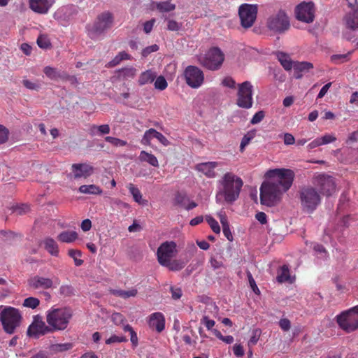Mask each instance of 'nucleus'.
I'll use <instances>...</instances> for the list:
<instances>
[{
    "instance_id": "obj_1",
    "label": "nucleus",
    "mask_w": 358,
    "mask_h": 358,
    "mask_svg": "<svg viewBox=\"0 0 358 358\" xmlns=\"http://www.w3.org/2000/svg\"><path fill=\"white\" fill-rule=\"evenodd\" d=\"M268 181L264 182L260 187V200L263 205L273 206L281 199L283 192L292 186L294 171L286 169H270L266 173Z\"/></svg>"
},
{
    "instance_id": "obj_2",
    "label": "nucleus",
    "mask_w": 358,
    "mask_h": 358,
    "mask_svg": "<svg viewBox=\"0 0 358 358\" xmlns=\"http://www.w3.org/2000/svg\"><path fill=\"white\" fill-rule=\"evenodd\" d=\"M73 316V311L69 308H52L46 313V322L51 332L65 330Z\"/></svg>"
},
{
    "instance_id": "obj_3",
    "label": "nucleus",
    "mask_w": 358,
    "mask_h": 358,
    "mask_svg": "<svg viewBox=\"0 0 358 358\" xmlns=\"http://www.w3.org/2000/svg\"><path fill=\"white\" fill-rule=\"evenodd\" d=\"M222 185L220 193L227 202L231 203L239 196L243 185L242 179L231 172L226 173L220 181Z\"/></svg>"
},
{
    "instance_id": "obj_4",
    "label": "nucleus",
    "mask_w": 358,
    "mask_h": 358,
    "mask_svg": "<svg viewBox=\"0 0 358 358\" xmlns=\"http://www.w3.org/2000/svg\"><path fill=\"white\" fill-rule=\"evenodd\" d=\"M0 320L4 331L13 334L21 324L22 315L19 310L13 307H7L2 310Z\"/></svg>"
},
{
    "instance_id": "obj_5",
    "label": "nucleus",
    "mask_w": 358,
    "mask_h": 358,
    "mask_svg": "<svg viewBox=\"0 0 358 358\" xmlns=\"http://www.w3.org/2000/svg\"><path fill=\"white\" fill-rule=\"evenodd\" d=\"M224 61V55L217 47L211 48L203 55L199 58V64L204 68L210 71L220 69Z\"/></svg>"
},
{
    "instance_id": "obj_6",
    "label": "nucleus",
    "mask_w": 358,
    "mask_h": 358,
    "mask_svg": "<svg viewBox=\"0 0 358 358\" xmlns=\"http://www.w3.org/2000/svg\"><path fill=\"white\" fill-rule=\"evenodd\" d=\"M339 327L348 333L358 329V306L341 313L336 317Z\"/></svg>"
},
{
    "instance_id": "obj_7",
    "label": "nucleus",
    "mask_w": 358,
    "mask_h": 358,
    "mask_svg": "<svg viewBox=\"0 0 358 358\" xmlns=\"http://www.w3.org/2000/svg\"><path fill=\"white\" fill-rule=\"evenodd\" d=\"M266 26L273 33L282 34L289 29V20L285 12L280 10L268 17Z\"/></svg>"
},
{
    "instance_id": "obj_8",
    "label": "nucleus",
    "mask_w": 358,
    "mask_h": 358,
    "mask_svg": "<svg viewBox=\"0 0 358 358\" xmlns=\"http://www.w3.org/2000/svg\"><path fill=\"white\" fill-rule=\"evenodd\" d=\"M114 17L111 13L108 11L99 14L93 26L89 31V35L92 38H95L98 36L103 34L106 30L110 29L113 24Z\"/></svg>"
},
{
    "instance_id": "obj_9",
    "label": "nucleus",
    "mask_w": 358,
    "mask_h": 358,
    "mask_svg": "<svg viewBox=\"0 0 358 358\" xmlns=\"http://www.w3.org/2000/svg\"><path fill=\"white\" fill-rule=\"evenodd\" d=\"M301 205L306 211L313 212L320 203L321 198L313 187L303 188L300 192Z\"/></svg>"
},
{
    "instance_id": "obj_10",
    "label": "nucleus",
    "mask_w": 358,
    "mask_h": 358,
    "mask_svg": "<svg viewBox=\"0 0 358 358\" xmlns=\"http://www.w3.org/2000/svg\"><path fill=\"white\" fill-rule=\"evenodd\" d=\"M236 104L243 108H250L252 106V85L249 81L238 85Z\"/></svg>"
},
{
    "instance_id": "obj_11",
    "label": "nucleus",
    "mask_w": 358,
    "mask_h": 358,
    "mask_svg": "<svg viewBox=\"0 0 358 358\" xmlns=\"http://www.w3.org/2000/svg\"><path fill=\"white\" fill-rule=\"evenodd\" d=\"M257 5L242 4L238 8L241 26L245 29L251 27L257 19Z\"/></svg>"
},
{
    "instance_id": "obj_12",
    "label": "nucleus",
    "mask_w": 358,
    "mask_h": 358,
    "mask_svg": "<svg viewBox=\"0 0 358 358\" xmlns=\"http://www.w3.org/2000/svg\"><path fill=\"white\" fill-rule=\"evenodd\" d=\"M183 75L187 85L193 89L200 87L204 82L203 72L197 66H187Z\"/></svg>"
},
{
    "instance_id": "obj_13",
    "label": "nucleus",
    "mask_w": 358,
    "mask_h": 358,
    "mask_svg": "<svg viewBox=\"0 0 358 358\" xmlns=\"http://www.w3.org/2000/svg\"><path fill=\"white\" fill-rule=\"evenodd\" d=\"M314 184L317 187L320 192L326 196H330L336 192V182L332 176L320 174L315 178Z\"/></svg>"
},
{
    "instance_id": "obj_14",
    "label": "nucleus",
    "mask_w": 358,
    "mask_h": 358,
    "mask_svg": "<svg viewBox=\"0 0 358 358\" xmlns=\"http://www.w3.org/2000/svg\"><path fill=\"white\" fill-rule=\"evenodd\" d=\"M177 253L176 243L173 241H166L157 249V260L161 265H169V260Z\"/></svg>"
},
{
    "instance_id": "obj_15",
    "label": "nucleus",
    "mask_w": 358,
    "mask_h": 358,
    "mask_svg": "<svg viewBox=\"0 0 358 358\" xmlns=\"http://www.w3.org/2000/svg\"><path fill=\"white\" fill-rule=\"evenodd\" d=\"M52 333L49 325H46L42 317L37 315L34 316L31 324L29 326L27 334L29 337L38 338L41 336Z\"/></svg>"
},
{
    "instance_id": "obj_16",
    "label": "nucleus",
    "mask_w": 358,
    "mask_h": 358,
    "mask_svg": "<svg viewBox=\"0 0 358 358\" xmlns=\"http://www.w3.org/2000/svg\"><path fill=\"white\" fill-rule=\"evenodd\" d=\"M297 20L306 22H313L315 19V6L313 2H302L295 9Z\"/></svg>"
},
{
    "instance_id": "obj_17",
    "label": "nucleus",
    "mask_w": 358,
    "mask_h": 358,
    "mask_svg": "<svg viewBox=\"0 0 358 358\" xmlns=\"http://www.w3.org/2000/svg\"><path fill=\"white\" fill-rule=\"evenodd\" d=\"M27 284L33 289H48L53 288L54 281L52 278L40 275H35L27 280Z\"/></svg>"
},
{
    "instance_id": "obj_18",
    "label": "nucleus",
    "mask_w": 358,
    "mask_h": 358,
    "mask_svg": "<svg viewBox=\"0 0 358 358\" xmlns=\"http://www.w3.org/2000/svg\"><path fill=\"white\" fill-rule=\"evenodd\" d=\"M71 170L73 173V178H87L94 173V167L88 164L80 163L73 164L71 166Z\"/></svg>"
},
{
    "instance_id": "obj_19",
    "label": "nucleus",
    "mask_w": 358,
    "mask_h": 358,
    "mask_svg": "<svg viewBox=\"0 0 358 358\" xmlns=\"http://www.w3.org/2000/svg\"><path fill=\"white\" fill-rule=\"evenodd\" d=\"M348 6L352 10L345 15L343 20L347 28L356 30L358 29V6H353L351 2L348 3Z\"/></svg>"
},
{
    "instance_id": "obj_20",
    "label": "nucleus",
    "mask_w": 358,
    "mask_h": 358,
    "mask_svg": "<svg viewBox=\"0 0 358 358\" xmlns=\"http://www.w3.org/2000/svg\"><path fill=\"white\" fill-rule=\"evenodd\" d=\"M30 8L35 13L45 14L48 12L55 0H29Z\"/></svg>"
},
{
    "instance_id": "obj_21",
    "label": "nucleus",
    "mask_w": 358,
    "mask_h": 358,
    "mask_svg": "<svg viewBox=\"0 0 358 358\" xmlns=\"http://www.w3.org/2000/svg\"><path fill=\"white\" fill-rule=\"evenodd\" d=\"M150 327L155 329L157 331L161 332L164 329L165 320L162 313L157 312L150 316L148 321Z\"/></svg>"
},
{
    "instance_id": "obj_22",
    "label": "nucleus",
    "mask_w": 358,
    "mask_h": 358,
    "mask_svg": "<svg viewBox=\"0 0 358 358\" xmlns=\"http://www.w3.org/2000/svg\"><path fill=\"white\" fill-rule=\"evenodd\" d=\"M217 165V162H215L201 163L196 166V170L203 173L208 178H214L215 176V169Z\"/></svg>"
},
{
    "instance_id": "obj_23",
    "label": "nucleus",
    "mask_w": 358,
    "mask_h": 358,
    "mask_svg": "<svg viewBox=\"0 0 358 358\" xmlns=\"http://www.w3.org/2000/svg\"><path fill=\"white\" fill-rule=\"evenodd\" d=\"M174 203L187 210H191L197 206L194 201H190L185 194L180 192H178L176 194Z\"/></svg>"
},
{
    "instance_id": "obj_24",
    "label": "nucleus",
    "mask_w": 358,
    "mask_h": 358,
    "mask_svg": "<svg viewBox=\"0 0 358 358\" xmlns=\"http://www.w3.org/2000/svg\"><path fill=\"white\" fill-rule=\"evenodd\" d=\"M313 68V65L310 62H294L293 66L294 77L299 79L302 77V73L308 72Z\"/></svg>"
},
{
    "instance_id": "obj_25",
    "label": "nucleus",
    "mask_w": 358,
    "mask_h": 358,
    "mask_svg": "<svg viewBox=\"0 0 358 358\" xmlns=\"http://www.w3.org/2000/svg\"><path fill=\"white\" fill-rule=\"evenodd\" d=\"M267 230L269 234L276 237V239H281L288 233L287 225H268Z\"/></svg>"
},
{
    "instance_id": "obj_26",
    "label": "nucleus",
    "mask_w": 358,
    "mask_h": 358,
    "mask_svg": "<svg viewBox=\"0 0 358 358\" xmlns=\"http://www.w3.org/2000/svg\"><path fill=\"white\" fill-rule=\"evenodd\" d=\"M157 73L152 70H147L141 73L139 76L138 83L139 85H145L152 83L156 78Z\"/></svg>"
},
{
    "instance_id": "obj_27",
    "label": "nucleus",
    "mask_w": 358,
    "mask_h": 358,
    "mask_svg": "<svg viewBox=\"0 0 358 358\" xmlns=\"http://www.w3.org/2000/svg\"><path fill=\"white\" fill-rule=\"evenodd\" d=\"M276 56L285 70L290 71L293 68L294 63L292 61L289 55L282 52H278Z\"/></svg>"
},
{
    "instance_id": "obj_28",
    "label": "nucleus",
    "mask_w": 358,
    "mask_h": 358,
    "mask_svg": "<svg viewBox=\"0 0 358 358\" xmlns=\"http://www.w3.org/2000/svg\"><path fill=\"white\" fill-rule=\"evenodd\" d=\"M138 159L141 162H146L154 167L159 166V162L157 157L152 153H149L145 150H142L140 152Z\"/></svg>"
},
{
    "instance_id": "obj_29",
    "label": "nucleus",
    "mask_w": 358,
    "mask_h": 358,
    "mask_svg": "<svg viewBox=\"0 0 358 358\" xmlns=\"http://www.w3.org/2000/svg\"><path fill=\"white\" fill-rule=\"evenodd\" d=\"M277 281L280 283L282 282H292V280H291V276L289 274V269L288 266L283 265L278 271V275H277Z\"/></svg>"
},
{
    "instance_id": "obj_30",
    "label": "nucleus",
    "mask_w": 358,
    "mask_h": 358,
    "mask_svg": "<svg viewBox=\"0 0 358 358\" xmlns=\"http://www.w3.org/2000/svg\"><path fill=\"white\" fill-rule=\"evenodd\" d=\"M44 248L52 256H57L59 254V248L55 241L51 238H46L43 241Z\"/></svg>"
},
{
    "instance_id": "obj_31",
    "label": "nucleus",
    "mask_w": 358,
    "mask_h": 358,
    "mask_svg": "<svg viewBox=\"0 0 358 358\" xmlns=\"http://www.w3.org/2000/svg\"><path fill=\"white\" fill-rule=\"evenodd\" d=\"M127 188L136 202L141 205H145L147 203L148 201L143 199L141 192L138 188L131 183L128 185Z\"/></svg>"
},
{
    "instance_id": "obj_32",
    "label": "nucleus",
    "mask_w": 358,
    "mask_h": 358,
    "mask_svg": "<svg viewBox=\"0 0 358 358\" xmlns=\"http://www.w3.org/2000/svg\"><path fill=\"white\" fill-rule=\"evenodd\" d=\"M78 238V234L74 231H66L59 234L57 239L63 243H70Z\"/></svg>"
},
{
    "instance_id": "obj_33",
    "label": "nucleus",
    "mask_w": 358,
    "mask_h": 358,
    "mask_svg": "<svg viewBox=\"0 0 358 358\" xmlns=\"http://www.w3.org/2000/svg\"><path fill=\"white\" fill-rule=\"evenodd\" d=\"M43 72L48 78L53 80L63 79L65 77L64 75L60 73V71H58L57 69L52 68L49 66H45L44 68Z\"/></svg>"
},
{
    "instance_id": "obj_34",
    "label": "nucleus",
    "mask_w": 358,
    "mask_h": 358,
    "mask_svg": "<svg viewBox=\"0 0 358 358\" xmlns=\"http://www.w3.org/2000/svg\"><path fill=\"white\" fill-rule=\"evenodd\" d=\"M79 192L83 194L96 195L101 194L102 193V189L95 185H83L79 187Z\"/></svg>"
},
{
    "instance_id": "obj_35",
    "label": "nucleus",
    "mask_w": 358,
    "mask_h": 358,
    "mask_svg": "<svg viewBox=\"0 0 358 358\" xmlns=\"http://www.w3.org/2000/svg\"><path fill=\"white\" fill-rule=\"evenodd\" d=\"M256 136V130L252 129L247 132L241 139L240 145V151L243 152L245 148L250 143V142Z\"/></svg>"
},
{
    "instance_id": "obj_36",
    "label": "nucleus",
    "mask_w": 358,
    "mask_h": 358,
    "mask_svg": "<svg viewBox=\"0 0 358 358\" xmlns=\"http://www.w3.org/2000/svg\"><path fill=\"white\" fill-rule=\"evenodd\" d=\"M111 293L122 299H127L129 297L135 296L137 294V290L136 289H131L129 290H122V289H113Z\"/></svg>"
},
{
    "instance_id": "obj_37",
    "label": "nucleus",
    "mask_w": 358,
    "mask_h": 358,
    "mask_svg": "<svg viewBox=\"0 0 358 358\" xmlns=\"http://www.w3.org/2000/svg\"><path fill=\"white\" fill-rule=\"evenodd\" d=\"M157 130L152 128L147 130L144 133V135L141 139V143L145 145H150L151 140L154 138H156V135L155 134Z\"/></svg>"
},
{
    "instance_id": "obj_38",
    "label": "nucleus",
    "mask_w": 358,
    "mask_h": 358,
    "mask_svg": "<svg viewBox=\"0 0 358 358\" xmlns=\"http://www.w3.org/2000/svg\"><path fill=\"white\" fill-rule=\"evenodd\" d=\"M12 209L13 213L18 215H23L30 211V206L27 203H20L14 206Z\"/></svg>"
},
{
    "instance_id": "obj_39",
    "label": "nucleus",
    "mask_w": 358,
    "mask_h": 358,
    "mask_svg": "<svg viewBox=\"0 0 358 358\" xmlns=\"http://www.w3.org/2000/svg\"><path fill=\"white\" fill-rule=\"evenodd\" d=\"M40 304V301L36 297H28L25 299L23 301V306L27 308H30L31 309L36 308Z\"/></svg>"
},
{
    "instance_id": "obj_40",
    "label": "nucleus",
    "mask_w": 358,
    "mask_h": 358,
    "mask_svg": "<svg viewBox=\"0 0 358 358\" xmlns=\"http://www.w3.org/2000/svg\"><path fill=\"white\" fill-rule=\"evenodd\" d=\"M157 8L161 12H169L173 10L176 8V6L169 1H163L157 3Z\"/></svg>"
},
{
    "instance_id": "obj_41",
    "label": "nucleus",
    "mask_w": 358,
    "mask_h": 358,
    "mask_svg": "<svg viewBox=\"0 0 358 358\" xmlns=\"http://www.w3.org/2000/svg\"><path fill=\"white\" fill-rule=\"evenodd\" d=\"M120 73L124 78H133L136 73V69L134 67L124 68L120 70Z\"/></svg>"
},
{
    "instance_id": "obj_42",
    "label": "nucleus",
    "mask_w": 358,
    "mask_h": 358,
    "mask_svg": "<svg viewBox=\"0 0 358 358\" xmlns=\"http://www.w3.org/2000/svg\"><path fill=\"white\" fill-rule=\"evenodd\" d=\"M105 141L115 147H123L127 144V141L112 136H106Z\"/></svg>"
},
{
    "instance_id": "obj_43",
    "label": "nucleus",
    "mask_w": 358,
    "mask_h": 358,
    "mask_svg": "<svg viewBox=\"0 0 358 358\" xmlns=\"http://www.w3.org/2000/svg\"><path fill=\"white\" fill-rule=\"evenodd\" d=\"M155 79L154 85L157 90L162 91L167 87L168 83L164 76H160Z\"/></svg>"
},
{
    "instance_id": "obj_44",
    "label": "nucleus",
    "mask_w": 358,
    "mask_h": 358,
    "mask_svg": "<svg viewBox=\"0 0 358 358\" xmlns=\"http://www.w3.org/2000/svg\"><path fill=\"white\" fill-rule=\"evenodd\" d=\"M69 255L73 259L76 266H79L83 264V261L80 259H78V257L81 256L80 251L76 250H69Z\"/></svg>"
},
{
    "instance_id": "obj_45",
    "label": "nucleus",
    "mask_w": 358,
    "mask_h": 358,
    "mask_svg": "<svg viewBox=\"0 0 358 358\" xmlns=\"http://www.w3.org/2000/svg\"><path fill=\"white\" fill-rule=\"evenodd\" d=\"M59 293L64 296H71L74 295V289L71 285H64L59 287Z\"/></svg>"
},
{
    "instance_id": "obj_46",
    "label": "nucleus",
    "mask_w": 358,
    "mask_h": 358,
    "mask_svg": "<svg viewBox=\"0 0 358 358\" xmlns=\"http://www.w3.org/2000/svg\"><path fill=\"white\" fill-rule=\"evenodd\" d=\"M261 335V330L259 329H254L252 331V335L250 339L248 341V346L251 348L252 346L256 345Z\"/></svg>"
},
{
    "instance_id": "obj_47",
    "label": "nucleus",
    "mask_w": 358,
    "mask_h": 358,
    "mask_svg": "<svg viewBox=\"0 0 358 358\" xmlns=\"http://www.w3.org/2000/svg\"><path fill=\"white\" fill-rule=\"evenodd\" d=\"M73 345L70 343L56 344L52 345V350L55 352H64L71 349Z\"/></svg>"
},
{
    "instance_id": "obj_48",
    "label": "nucleus",
    "mask_w": 358,
    "mask_h": 358,
    "mask_svg": "<svg viewBox=\"0 0 358 358\" xmlns=\"http://www.w3.org/2000/svg\"><path fill=\"white\" fill-rule=\"evenodd\" d=\"M111 320L115 324L120 325L124 324V322L125 321V317H124L123 315H122L120 313H114L111 315Z\"/></svg>"
},
{
    "instance_id": "obj_49",
    "label": "nucleus",
    "mask_w": 358,
    "mask_h": 358,
    "mask_svg": "<svg viewBox=\"0 0 358 358\" xmlns=\"http://www.w3.org/2000/svg\"><path fill=\"white\" fill-rule=\"evenodd\" d=\"M265 117V113L263 110H259L252 117V118L250 120V123L252 124H256L259 123L263 120V119Z\"/></svg>"
},
{
    "instance_id": "obj_50",
    "label": "nucleus",
    "mask_w": 358,
    "mask_h": 358,
    "mask_svg": "<svg viewBox=\"0 0 358 358\" xmlns=\"http://www.w3.org/2000/svg\"><path fill=\"white\" fill-rule=\"evenodd\" d=\"M37 44L40 48L43 49H47L51 45L49 40L46 37L43 36H39L38 37Z\"/></svg>"
},
{
    "instance_id": "obj_51",
    "label": "nucleus",
    "mask_w": 358,
    "mask_h": 358,
    "mask_svg": "<svg viewBox=\"0 0 358 358\" xmlns=\"http://www.w3.org/2000/svg\"><path fill=\"white\" fill-rule=\"evenodd\" d=\"M164 266L168 267L171 271H180L184 267V264L177 261L171 262L169 260V265H163Z\"/></svg>"
},
{
    "instance_id": "obj_52",
    "label": "nucleus",
    "mask_w": 358,
    "mask_h": 358,
    "mask_svg": "<svg viewBox=\"0 0 358 358\" xmlns=\"http://www.w3.org/2000/svg\"><path fill=\"white\" fill-rule=\"evenodd\" d=\"M321 145H326L330 143H333L336 141V138L331 134H325L322 137L319 138Z\"/></svg>"
},
{
    "instance_id": "obj_53",
    "label": "nucleus",
    "mask_w": 358,
    "mask_h": 358,
    "mask_svg": "<svg viewBox=\"0 0 358 358\" xmlns=\"http://www.w3.org/2000/svg\"><path fill=\"white\" fill-rule=\"evenodd\" d=\"M159 50V46L156 44L148 46L142 50V56L148 57L151 52H156Z\"/></svg>"
},
{
    "instance_id": "obj_54",
    "label": "nucleus",
    "mask_w": 358,
    "mask_h": 358,
    "mask_svg": "<svg viewBox=\"0 0 358 358\" xmlns=\"http://www.w3.org/2000/svg\"><path fill=\"white\" fill-rule=\"evenodd\" d=\"M125 341H127V338L125 337L113 335L106 341V343L110 345L114 343H121Z\"/></svg>"
},
{
    "instance_id": "obj_55",
    "label": "nucleus",
    "mask_w": 358,
    "mask_h": 358,
    "mask_svg": "<svg viewBox=\"0 0 358 358\" xmlns=\"http://www.w3.org/2000/svg\"><path fill=\"white\" fill-rule=\"evenodd\" d=\"M222 84L231 89H234L236 87V82L231 77H225L222 81Z\"/></svg>"
},
{
    "instance_id": "obj_56",
    "label": "nucleus",
    "mask_w": 358,
    "mask_h": 358,
    "mask_svg": "<svg viewBox=\"0 0 358 358\" xmlns=\"http://www.w3.org/2000/svg\"><path fill=\"white\" fill-rule=\"evenodd\" d=\"M8 130L0 124V144L5 143L8 140Z\"/></svg>"
},
{
    "instance_id": "obj_57",
    "label": "nucleus",
    "mask_w": 358,
    "mask_h": 358,
    "mask_svg": "<svg viewBox=\"0 0 358 358\" xmlns=\"http://www.w3.org/2000/svg\"><path fill=\"white\" fill-rule=\"evenodd\" d=\"M22 84L26 88L31 90H38L40 88V85L33 83L29 80H23Z\"/></svg>"
},
{
    "instance_id": "obj_58",
    "label": "nucleus",
    "mask_w": 358,
    "mask_h": 358,
    "mask_svg": "<svg viewBox=\"0 0 358 358\" xmlns=\"http://www.w3.org/2000/svg\"><path fill=\"white\" fill-rule=\"evenodd\" d=\"M280 327L285 331H287L291 328V322L287 318H282L279 321Z\"/></svg>"
},
{
    "instance_id": "obj_59",
    "label": "nucleus",
    "mask_w": 358,
    "mask_h": 358,
    "mask_svg": "<svg viewBox=\"0 0 358 358\" xmlns=\"http://www.w3.org/2000/svg\"><path fill=\"white\" fill-rule=\"evenodd\" d=\"M284 143L286 145H293L295 143V138L294 136L289 133H285L283 135Z\"/></svg>"
},
{
    "instance_id": "obj_60",
    "label": "nucleus",
    "mask_w": 358,
    "mask_h": 358,
    "mask_svg": "<svg viewBox=\"0 0 358 358\" xmlns=\"http://www.w3.org/2000/svg\"><path fill=\"white\" fill-rule=\"evenodd\" d=\"M156 135V138L164 146H168L170 145L169 141L160 132L157 131L155 133Z\"/></svg>"
},
{
    "instance_id": "obj_61",
    "label": "nucleus",
    "mask_w": 358,
    "mask_h": 358,
    "mask_svg": "<svg viewBox=\"0 0 358 358\" xmlns=\"http://www.w3.org/2000/svg\"><path fill=\"white\" fill-rule=\"evenodd\" d=\"M97 130L99 131V135H105L108 134L110 131V126L107 124H101L98 126L97 125Z\"/></svg>"
},
{
    "instance_id": "obj_62",
    "label": "nucleus",
    "mask_w": 358,
    "mask_h": 358,
    "mask_svg": "<svg viewBox=\"0 0 358 358\" xmlns=\"http://www.w3.org/2000/svg\"><path fill=\"white\" fill-rule=\"evenodd\" d=\"M201 322L205 324L206 327L210 330L215 325V321L213 320H210L208 316H203Z\"/></svg>"
},
{
    "instance_id": "obj_63",
    "label": "nucleus",
    "mask_w": 358,
    "mask_h": 358,
    "mask_svg": "<svg viewBox=\"0 0 358 358\" xmlns=\"http://www.w3.org/2000/svg\"><path fill=\"white\" fill-rule=\"evenodd\" d=\"M313 250L315 252H317V253L321 254V255H324V257H327V252L326 249L321 244L315 243L314 245H313Z\"/></svg>"
},
{
    "instance_id": "obj_64",
    "label": "nucleus",
    "mask_w": 358,
    "mask_h": 358,
    "mask_svg": "<svg viewBox=\"0 0 358 358\" xmlns=\"http://www.w3.org/2000/svg\"><path fill=\"white\" fill-rule=\"evenodd\" d=\"M172 298L175 300L179 299L182 296V290L179 287H171Z\"/></svg>"
}]
</instances>
